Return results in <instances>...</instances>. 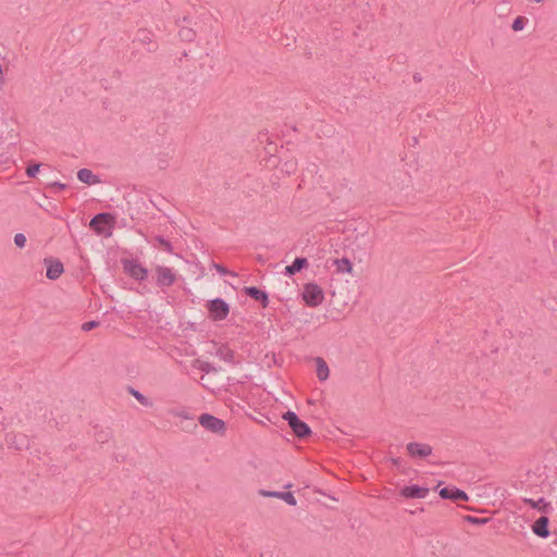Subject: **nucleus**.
I'll use <instances>...</instances> for the list:
<instances>
[{"label": "nucleus", "mask_w": 557, "mask_h": 557, "mask_svg": "<svg viewBox=\"0 0 557 557\" xmlns=\"http://www.w3.org/2000/svg\"><path fill=\"white\" fill-rule=\"evenodd\" d=\"M283 419L287 422L288 426L298 438L304 440L311 435L310 426L300 420L294 411H286L283 414Z\"/></svg>", "instance_id": "nucleus-1"}, {"label": "nucleus", "mask_w": 557, "mask_h": 557, "mask_svg": "<svg viewBox=\"0 0 557 557\" xmlns=\"http://www.w3.org/2000/svg\"><path fill=\"white\" fill-rule=\"evenodd\" d=\"M302 299L308 307H318L324 300L323 289L315 283H307L304 286Z\"/></svg>", "instance_id": "nucleus-2"}, {"label": "nucleus", "mask_w": 557, "mask_h": 557, "mask_svg": "<svg viewBox=\"0 0 557 557\" xmlns=\"http://www.w3.org/2000/svg\"><path fill=\"white\" fill-rule=\"evenodd\" d=\"M206 308L209 312V318L213 321H222L230 313V306L222 298L208 300Z\"/></svg>", "instance_id": "nucleus-3"}, {"label": "nucleus", "mask_w": 557, "mask_h": 557, "mask_svg": "<svg viewBox=\"0 0 557 557\" xmlns=\"http://www.w3.org/2000/svg\"><path fill=\"white\" fill-rule=\"evenodd\" d=\"M199 423L206 430L211 431L215 434H224L226 431V424L222 419H219L210 413H202L199 417Z\"/></svg>", "instance_id": "nucleus-4"}, {"label": "nucleus", "mask_w": 557, "mask_h": 557, "mask_svg": "<svg viewBox=\"0 0 557 557\" xmlns=\"http://www.w3.org/2000/svg\"><path fill=\"white\" fill-rule=\"evenodd\" d=\"M113 221L112 214L108 212H101L96 214L89 222V227L98 235H102L106 232V225Z\"/></svg>", "instance_id": "nucleus-5"}, {"label": "nucleus", "mask_w": 557, "mask_h": 557, "mask_svg": "<svg viewBox=\"0 0 557 557\" xmlns=\"http://www.w3.org/2000/svg\"><path fill=\"white\" fill-rule=\"evenodd\" d=\"M134 41L147 46L149 52H156L159 48L158 44L153 40V33L147 28H139Z\"/></svg>", "instance_id": "nucleus-6"}, {"label": "nucleus", "mask_w": 557, "mask_h": 557, "mask_svg": "<svg viewBox=\"0 0 557 557\" xmlns=\"http://www.w3.org/2000/svg\"><path fill=\"white\" fill-rule=\"evenodd\" d=\"M44 262L47 268L46 276L49 280L54 281V280L59 278L61 276V274L64 272L63 263L59 259L50 257V258H46L44 260Z\"/></svg>", "instance_id": "nucleus-7"}, {"label": "nucleus", "mask_w": 557, "mask_h": 557, "mask_svg": "<svg viewBox=\"0 0 557 557\" xmlns=\"http://www.w3.org/2000/svg\"><path fill=\"white\" fill-rule=\"evenodd\" d=\"M124 270L129 274V276L137 281H144L148 275L147 269L137 263L135 260H125Z\"/></svg>", "instance_id": "nucleus-8"}, {"label": "nucleus", "mask_w": 557, "mask_h": 557, "mask_svg": "<svg viewBox=\"0 0 557 557\" xmlns=\"http://www.w3.org/2000/svg\"><path fill=\"white\" fill-rule=\"evenodd\" d=\"M407 450L413 458H425L432 454V446L424 443L410 442L407 444Z\"/></svg>", "instance_id": "nucleus-9"}, {"label": "nucleus", "mask_w": 557, "mask_h": 557, "mask_svg": "<svg viewBox=\"0 0 557 557\" xmlns=\"http://www.w3.org/2000/svg\"><path fill=\"white\" fill-rule=\"evenodd\" d=\"M430 490L428 487H422L419 485H409L404 486L400 490V496L408 499H416V498H425L429 494Z\"/></svg>", "instance_id": "nucleus-10"}, {"label": "nucleus", "mask_w": 557, "mask_h": 557, "mask_svg": "<svg viewBox=\"0 0 557 557\" xmlns=\"http://www.w3.org/2000/svg\"><path fill=\"white\" fill-rule=\"evenodd\" d=\"M440 496L443 499H449L453 502H467L469 499L468 494L457 487H443L440 490Z\"/></svg>", "instance_id": "nucleus-11"}, {"label": "nucleus", "mask_w": 557, "mask_h": 557, "mask_svg": "<svg viewBox=\"0 0 557 557\" xmlns=\"http://www.w3.org/2000/svg\"><path fill=\"white\" fill-rule=\"evenodd\" d=\"M157 284L159 286L169 287L174 284L176 280L175 273L170 268L157 267Z\"/></svg>", "instance_id": "nucleus-12"}, {"label": "nucleus", "mask_w": 557, "mask_h": 557, "mask_svg": "<svg viewBox=\"0 0 557 557\" xmlns=\"http://www.w3.org/2000/svg\"><path fill=\"white\" fill-rule=\"evenodd\" d=\"M259 494L264 497H274L280 498L286 502L290 506H296L297 500L293 493L290 492H276V491H267V490H260Z\"/></svg>", "instance_id": "nucleus-13"}, {"label": "nucleus", "mask_w": 557, "mask_h": 557, "mask_svg": "<svg viewBox=\"0 0 557 557\" xmlns=\"http://www.w3.org/2000/svg\"><path fill=\"white\" fill-rule=\"evenodd\" d=\"M548 525L549 519L546 516H542L532 524V531L539 537L546 539L549 535Z\"/></svg>", "instance_id": "nucleus-14"}, {"label": "nucleus", "mask_w": 557, "mask_h": 557, "mask_svg": "<svg viewBox=\"0 0 557 557\" xmlns=\"http://www.w3.org/2000/svg\"><path fill=\"white\" fill-rule=\"evenodd\" d=\"M244 293L256 301H259L263 308L268 307L269 296L264 290L256 286H248L244 288Z\"/></svg>", "instance_id": "nucleus-15"}, {"label": "nucleus", "mask_w": 557, "mask_h": 557, "mask_svg": "<svg viewBox=\"0 0 557 557\" xmlns=\"http://www.w3.org/2000/svg\"><path fill=\"white\" fill-rule=\"evenodd\" d=\"M77 178L87 185H96L101 183V180L98 175H95L89 169H81L77 172Z\"/></svg>", "instance_id": "nucleus-16"}, {"label": "nucleus", "mask_w": 557, "mask_h": 557, "mask_svg": "<svg viewBox=\"0 0 557 557\" xmlns=\"http://www.w3.org/2000/svg\"><path fill=\"white\" fill-rule=\"evenodd\" d=\"M523 503L531 506L533 509H537L541 512L547 513L550 508V504L545 500V498L541 497L537 500L531 498H523Z\"/></svg>", "instance_id": "nucleus-17"}, {"label": "nucleus", "mask_w": 557, "mask_h": 557, "mask_svg": "<svg viewBox=\"0 0 557 557\" xmlns=\"http://www.w3.org/2000/svg\"><path fill=\"white\" fill-rule=\"evenodd\" d=\"M315 363H317V376L320 381H325L327 380L329 375H330V370H329V366L327 363L325 362V360L321 357H317L315 358Z\"/></svg>", "instance_id": "nucleus-18"}, {"label": "nucleus", "mask_w": 557, "mask_h": 557, "mask_svg": "<svg viewBox=\"0 0 557 557\" xmlns=\"http://www.w3.org/2000/svg\"><path fill=\"white\" fill-rule=\"evenodd\" d=\"M334 264L336 265V270L339 273H351L352 272V263L348 258L335 259Z\"/></svg>", "instance_id": "nucleus-19"}, {"label": "nucleus", "mask_w": 557, "mask_h": 557, "mask_svg": "<svg viewBox=\"0 0 557 557\" xmlns=\"http://www.w3.org/2000/svg\"><path fill=\"white\" fill-rule=\"evenodd\" d=\"M216 356L226 361V362H234V358H235V352L234 350H232L230 347L225 346V345H222L218 350H216Z\"/></svg>", "instance_id": "nucleus-20"}, {"label": "nucleus", "mask_w": 557, "mask_h": 557, "mask_svg": "<svg viewBox=\"0 0 557 557\" xmlns=\"http://www.w3.org/2000/svg\"><path fill=\"white\" fill-rule=\"evenodd\" d=\"M128 393L134 396L143 406L151 407V400L132 386L127 387Z\"/></svg>", "instance_id": "nucleus-21"}, {"label": "nucleus", "mask_w": 557, "mask_h": 557, "mask_svg": "<svg viewBox=\"0 0 557 557\" xmlns=\"http://www.w3.org/2000/svg\"><path fill=\"white\" fill-rule=\"evenodd\" d=\"M178 36L183 41L191 42L196 38V32L190 27H182Z\"/></svg>", "instance_id": "nucleus-22"}, {"label": "nucleus", "mask_w": 557, "mask_h": 557, "mask_svg": "<svg viewBox=\"0 0 557 557\" xmlns=\"http://www.w3.org/2000/svg\"><path fill=\"white\" fill-rule=\"evenodd\" d=\"M293 268L295 269V271L298 273L300 272L302 269L307 268L308 267V260L307 258H304V257H297L295 258V260L293 261L292 263Z\"/></svg>", "instance_id": "nucleus-23"}, {"label": "nucleus", "mask_w": 557, "mask_h": 557, "mask_svg": "<svg viewBox=\"0 0 557 557\" xmlns=\"http://www.w3.org/2000/svg\"><path fill=\"white\" fill-rule=\"evenodd\" d=\"M156 242H158L160 247H162V249L165 250L166 252H169V253L173 252V245L171 244V242L165 239L163 236H157Z\"/></svg>", "instance_id": "nucleus-24"}, {"label": "nucleus", "mask_w": 557, "mask_h": 557, "mask_svg": "<svg viewBox=\"0 0 557 557\" xmlns=\"http://www.w3.org/2000/svg\"><path fill=\"white\" fill-rule=\"evenodd\" d=\"M527 18L524 16H518L513 20V23L511 25V28L515 30V32H519V30H522L525 23H527Z\"/></svg>", "instance_id": "nucleus-25"}, {"label": "nucleus", "mask_w": 557, "mask_h": 557, "mask_svg": "<svg viewBox=\"0 0 557 557\" xmlns=\"http://www.w3.org/2000/svg\"><path fill=\"white\" fill-rule=\"evenodd\" d=\"M465 520L471 524L481 525V524H485L488 521V518H478V517H473V516H466Z\"/></svg>", "instance_id": "nucleus-26"}, {"label": "nucleus", "mask_w": 557, "mask_h": 557, "mask_svg": "<svg viewBox=\"0 0 557 557\" xmlns=\"http://www.w3.org/2000/svg\"><path fill=\"white\" fill-rule=\"evenodd\" d=\"M40 163H33L29 164L26 169V174L28 177H35L36 174L39 172Z\"/></svg>", "instance_id": "nucleus-27"}, {"label": "nucleus", "mask_w": 557, "mask_h": 557, "mask_svg": "<svg viewBox=\"0 0 557 557\" xmlns=\"http://www.w3.org/2000/svg\"><path fill=\"white\" fill-rule=\"evenodd\" d=\"M14 244L18 248H24L26 244V236L23 233H17L14 235Z\"/></svg>", "instance_id": "nucleus-28"}, {"label": "nucleus", "mask_w": 557, "mask_h": 557, "mask_svg": "<svg viewBox=\"0 0 557 557\" xmlns=\"http://www.w3.org/2000/svg\"><path fill=\"white\" fill-rule=\"evenodd\" d=\"M214 268L216 269V271L222 274V275H233L235 276L236 274L230 270H227L224 265L222 264H218V263H214Z\"/></svg>", "instance_id": "nucleus-29"}, {"label": "nucleus", "mask_w": 557, "mask_h": 557, "mask_svg": "<svg viewBox=\"0 0 557 557\" xmlns=\"http://www.w3.org/2000/svg\"><path fill=\"white\" fill-rule=\"evenodd\" d=\"M98 325H99L98 321H94V320L88 321L82 325V330L85 332H89V331L94 330L95 327H97Z\"/></svg>", "instance_id": "nucleus-30"}, {"label": "nucleus", "mask_w": 557, "mask_h": 557, "mask_svg": "<svg viewBox=\"0 0 557 557\" xmlns=\"http://www.w3.org/2000/svg\"><path fill=\"white\" fill-rule=\"evenodd\" d=\"M199 370H201L202 372H206V373H210V372L214 371V368L212 367L211 363L203 361L199 364Z\"/></svg>", "instance_id": "nucleus-31"}, {"label": "nucleus", "mask_w": 557, "mask_h": 557, "mask_svg": "<svg viewBox=\"0 0 557 557\" xmlns=\"http://www.w3.org/2000/svg\"><path fill=\"white\" fill-rule=\"evenodd\" d=\"M49 187L52 189H55V190H63L66 188V185L63 183L54 182V183L50 184Z\"/></svg>", "instance_id": "nucleus-32"}, {"label": "nucleus", "mask_w": 557, "mask_h": 557, "mask_svg": "<svg viewBox=\"0 0 557 557\" xmlns=\"http://www.w3.org/2000/svg\"><path fill=\"white\" fill-rule=\"evenodd\" d=\"M297 272L295 271V269L293 268V265H287L285 268V274L292 276V275H295Z\"/></svg>", "instance_id": "nucleus-33"}, {"label": "nucleus", "mask_w": 557, "mask_h": 557, "mask_svg": "<svg viewBox=\"0 0 557 557\" xmlns=\"http://www.w3.org/2000/svg\"><path fill=\"white\" fill-rule=\"evenodd\" d=\"M413 81H414L416 83H420V82L422 81L421 75H420L419 73H416V74L413 75Z\"/></svg>", "instance_id": "nucleus-34"}, {"label": "nucleus", "mask_w": 557, "mask_h": 557, "mask_svg": "<svg viewBox=\"0 0 557 557\" xmlns=\"http://www.w3.org/2000/svg\"><path fill=\"white\" fill-rule=\"evenodd\" d=\"M554 543L557 545V539L555 540V542H554Z\"/></svg>", "instance_id": "nucleus-35"}]
</instances>
